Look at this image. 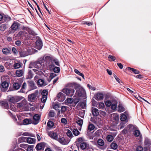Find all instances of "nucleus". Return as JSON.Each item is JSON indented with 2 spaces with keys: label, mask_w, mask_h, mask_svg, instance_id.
<instances>
[{
  "label": "nucleus",
  "mask_w": 151,
  "mask_h": 151,
  "mask_svg": "<svg viewBox=\"0 0 151 151\" xmlns=\"http://www.w3.org/2000/svg\"><path fill=\"white\" fill-rule=\"evenodd\" d=\"M14 68L18 69L20 68L21 65L19 63H16L14 64Z\"/></svg>",
  "instance_id": "obj_51"
},
{
  "label": "nucleus",
  "mask_w": 151,
  "mask_h": 151,
  "mask_svg": "<svg viewBox=\"0 0 151 151\" xmlns=\"http://www.w3.org/2000/svg\"><path fill=\"white\" fill-rule=\"evenodd\" d=\"M128 113L126 111L124 113L121 114L120 119L122 121H126L127 117H128Z\"/></svg>",
  "instance_id": "obj_11"
},
{
  "label": "nucleus",
  "mask_w": 151,
  "mask_h": 151,
  "mask_svg": "<svg viewBox=\"0 0 151 151\" xmlns=\"http://www.w3.org/2000/svg\"><path fill=\"white\" fill-rule=\"evenodd\" d=\"M6 29V25L5 24H2L0 26V30L2 31H3Z\"/></svg>",
  "instance_id": "obj_42"
},
{
  "label": "nucleus",
  "mask_w": 151,
  "mask_h": 151,
  "mask_svg": "<svg viewBox=\"0 0 151 151\" xmlns=\"http://www.w3.org/2000/svg\"><path fill=\"white\" fill-rule=\"evenodd\" d=\"M42 97L41 99L42 102H46L47 98V91L46 90H44L41 93Z\"/></svg>",
  "instance_id": "obj_8"
},
{
  "label": "nucleus",
  "mask_w": 151,
  "mask_h": 151,
  "mask_svg": "<svg viewBox=\"0 0 151 151\" xmlns=\"http://www.w3.org/2000/svg\"><path fill=\"white\" fill-rule=\"evenodd\" d=\"M48 135L52 139L55 140L58 139V134L57 132H48Z\"/></svg>",
  "instance_id": "obj_12"
},
{
  "label": "nucleus",
  "mask_w": 151,
  "mask_h": 151,
  "mask_svg": "<svg viewBox=\"0 0 151 151\" xmlns=\"http://www.w3.org/2000/svg\"><path fill=\"white\" fill-rule=\"evenodd\" d=\"M92 113L93 116H96L99 114V110L96 108H92Z\"/></svg>",
  "instance_id": "obj_23"
},
{
  "label": "nucleus",
  "mask_w": 151,
  "mask_h": 151,
  "mask_svg": "<svg viewBox=\"0 0 151 151\" xmlns=\"http://www.w3.org/2000/svg\"><path fill=\"white\" fill-rule=\"evenodd\" d=\"M57 75L54 73H50V78L51 79H52L55 77Z\"/></svg>",
  "instance_id": "obj_56"
},
{
  "label": "nucleus",
  "mask_w": 151,
  "mask_h": 151,
  "mask_svg": "<svg viewBox=\"0 0 151 151\" xmlns=\"http://www.w3.org/2000/svg\"><path fill=\"white\" fill-rule=\"evenodd\" d=\"M106 139L108 141L111 142L113 140L114 137L111 135H109L106 137Z\"/></svg>",
  "instance_id": "obj_38"
},
{
  "label": "nucleus",
  "mask_w": 151,
  "mask_h": 151,
  "mask_svg": "<svg viewBox=\"0 0 151 151\" xmlns=\"http://www.w3.org/2000/svg\"><path fill=\"white\" fill-rule=\"evenodd\" d=\"M11 51L10 48H8L6 47H4L2 49V52L3 53L6 55H8L10 53Z\"/></svg>",
  "instance_id": "obj_21"
},
{
  "label": "nucleus",
  "mask_w": 151,
  "mask_h": 151,
  "mask_svg": "<svg viewBox=\"0 0 151 151\" xmlns=\"http://www.w3.org/2000/svg\"><path fill=\"white\" fill-rule=\"evenodd\" d=\"M98 107L100 109H103L105 107L104 103L102 102H100Z\"/></svg>",
  "instance_id": "obj_39"
},
{
  "label": "nucleus",
  "mask_w": 151,
  "mask_h": 151,
  "mask_svg": "<svg viewBox=\"0 0 151 151\" xmlns=\"http://www.w3.org/2000/svg\"><path fill=\"white\" fill-rule=\"evenodd\" d=\"M97 143L99 145L102 146L104 144V142L103 140L101 139H99L97 141Z\"/></svg>",
  "instance_id": "obj_36"
},
{
  "label": "nucleus",
  "mask_w": 151,
  "mask_h": 151,
  "mask_svg": "<svg viewBox=\"0 0 151 151\" xmlns=\"http://www.w3.org/2000/svg\"><path fill=\"white\" fill-rule=\"evenodd\" d=\"M52 107L55 110H58V112L59 113L60 112V110L58 109L60 107L59 105L58 104H54L52 105Z\"/></svg>",
  "instance_id": "obj_26"
},
{
  "label": "nucleus",
  "mask_w": 151,
  "mask_h": 151,
  "mask_svg": "<svg viewBox=\"0 0 151 151\" xmlns=\"http://www.w3.org/2000/svg\"><path fill=\"white\" fill-rule=\"evenodd\" d=\"M13 87L15 90H17L19 89L20 87V85L19 83H15L13 84Z\"/></svg>",
  "instance_id": "obj_29"
},
{
  "label": "nucleus",
  "mask_w": 151,
  "mask_h": 151,
  "mask_svg": "<svg viewBox=\"0 0 151 151\" xmlns=\"http://www.w3.org/2000/svg\"><path fill=\"white\" fill-rule=\"evenodd\" d=\"M49 116L50 117H54L55 115V113L54 111L50 110L49 112Z\"/></svg>",
  "instance_id": "obj_37"
},
{
  "label": "nucleus",
  "mask_w": 151,
  "mask_h": 151,
  "mask_svg": "<svg viewBox=\"0 0 151 151\" xmlns=\"http://www.w3.org/2000/svg\"><path fill=\"white\" fill-rule=\"evenodd\" d=\"M87 144L85 142L81 143L80 145V147L82 150H85L87 147Z\"/></svg>",
  "instance_id": "obj_30"
},
{
  "label": "nucleus",
  "mask_w": 151,
  "mask_h": 151,
  "mask_svg": "<svg viewBox=\"0 0 151 151\" xmlns=\"http://www.w3.org/2000/svg\"><path fill=\"white\" fill-rule=\"evenodd\" d=\"M54 63L58 66H60L59 62L57 59L52 56H48V65L49 70L50 71L53 70L55 73H58L60 71V68L58 67H55Z\"/></svg>",
  "instance_id": "obj_1"
},
{
  "label": "nucleus",
  "mask_w": 151,
  "mask_h": 151,
  "mask_svg": "<svg viewBox=\"0 0 151 151\" xmlns=\"http://www.w3.org/2000/svg\"><path fill=\"white\" fill-rule=\"evenodd\" d=\"M9 101L10 102L12 103H15V102H17L14 96L10 97V99H9Z\"/></svg>",
  "instance_id": "obj_48"
},
{
  "label": "nucleus",
  "mask_w": 151,
  "mask_h": 151,
  "mask_svg": "<svg viewBox=\"0 0 151 151\" xmlns=\"http://www.w3.org/2000/svg\"><path fill=\"white\" fill-rule=\"evenodd\" d=\"M95 128V126L92 124H90L88 127V129L90 131L93 130Z\"/></svg>",
  "instance_id": "obj_45"
},
{
  "label": "nucleus",
  "mask_w": 151,
  "mask_h": 151,
  "mask_svg": "<svg viewBox=\"0 0 151 151\" xmlns=\"http://www.w3.org/2000/svg\"><path fill=\"white\" fill-rule=\"evenodd\" d=\"M128 70H131L135 74H138L139 73V72L138 70L134 68H132L130 67H128Z\"/></svg>",
  "instance_id": "obj_33"
},
{
  "label": "nucleus",
  "mask_w": 151,
  "mask_h": 151,
  "mask_svg": "<svg viewBox=\"0 0 151 151\" xmlns=\"http://www.w3.org/2000/svg\"><path fill=\"white\" fill-rule=\"evenodd\" d=\"M77 123L78 125L81 126L83 123V120L81 119H79L77 121Z\"/></svg>",
  "instance_id": "obj_50"
},
{
  "label": "nucleus",
  "mask_w": 151,
  "mask_h": 151,
  "mask_svg": "<svg viewBox=\"0 0 151 151\" xmlns=\"http://www.w3.org/2000/svg\"><path fill=\"white\" fill-rule=\"evenodd\" d=\"M105 104L106 106H110L111 105V103L109 100H107L105 102Z\"/></svg>",
  "instance_id": "obj_58"
},
{
  "label": "nucleus",
  "mask_w": 151,
  "mask_h": 151,
  "mask_svg": "<svg viewBox=\"0 0 151 151\" xmlns=\"http://www.w3.org/2000/svg\"><path fill=\"white\" fill-rule=\"evenodd\" d=\"M46 145V143L44 142L38 143L36 147L37 150H40L44 149Z\"/></svg>",
  "instance_id": "obj_10"
},
{
  "label": "nucleus",
  "mask_w": 151,
  "mask_h": 151,
  "mask_svg": "<svg viewBox=\"0 0 151 151\" xmlns=\"http://www.w3.org/2000/svg\"><path fill=\"white\" fill-rule=\"evenodd\" d=\"M29 101L31 102H34L37 99L36 95L35 93H32L28 96Z\"/></svg>",
  "instance_id": "obj_14"
},
{
  "label": "nucleus",
  "mask_w": 151,
  "mask_h": 151,
  "mask_svg": "<svg viewBox=\"0 0 151 151\" xmlns=\"http://www.w3.org/2000/svg\"><path fill=\"white\" fill-rule=\"evenodd\" d=\"M66 101L68 103L71 104L72 103H73V99L72 98H68L67 99Z\"/></svg>",
  "instance_id": "obj_55"
},
{
  "label": "nucleus",
  "mask_w": 151,
  "mask_h": 151,
  "mask_svg": "<svg viewBox=\"0 0 151 151\" xmlns=\"http://www.w3.org/2000/svg\"><path fill=\"white\" fill-rule=\"evenodd\" d=\"M68 86L69 87L74 88L76 90L75 95L79 96L84 97L86 96V93L85 89L80 85L76 83H69Z\"/></svg>",
  "instance_id": "obj_2"
},
{
  "label": "nucleus",
  "mask_w": 151,
  "mask_h": 151,
  "mask_svg": "<svg viewBox=\"0 0 151 151\" xmlns=\"http://www.w3.org/2000/svg\"><path fill=\"white\" fill-rule=\"evenodd\" d=\"M61 122L62 123L65 124H66L67 123V121L66 119L63 118L61 119Z\"/></svg>",
  "instance_id": "obj_63"
},
{
  "label": "nucleus",
  "mask_w": 151,
  "mask_h": 151,
  "mask_svg": "<svg viewBox=\"0 0 151 151\" xmlns=\"http://www.w3.org/2000/svg\"><path fill=\"white\" fill-rule=\"evenodd\" d=\"M67 107L65 106H62L61 107V112L63 113L67 110Z\"/></svg>",
  "instance_id": "obj_61"
},
{
  "label": "nucleus",
  "mask_w": 151,
  "mask_h": 151,
  "mask_svg": "<svg viewBox=\"0 0 151 151\" xmlns=\"http://www.w3.org/2000/svg\"><path fill=\"white\" fill-rule=\"evenodd\" d=\"M37 84L41 86H44L46 85V83L44 82V80L41 79L38 80Z\"/></svg>",
  "instance_id": "obj_24"
},
{
  "label": "nucleus",
  "mask_w": 151,
  "mask_h": 151,
  "mask_svg": "<svg viewBox=\"0 0 151 151\" xmlns=\"http://www.w3.org/2000/svg\"><path fill=\"white\" fill-rule=\"evenodd\" d=\"M77 140L78 142L79 143H81V144L82 142H84L85 141L83 137H80L78 138L77 139Z\"/></svg>",
  "instance_id": "obj_46"
},
{
  "label": "nucleus",
  "mask_w": 151,
  "mask_h": 151,
  "mask_svg": "<svg viewBox=\"0 0 151 151\" xmlns=\"http://www.w3.org/2000/svg\"><path fill=\"white\" fill-rule=\"evenodd\" d=\"M125 126V124L123 123H121L118 126V128L120 129H122Z\"/></svg>",
  "instance_id": "obj_60"
},
{
  "label": "nucleus",
  "mask_w": 151,
  "mask_h": 151,
  "mask_svg": "<svg viewBox=\"0 0 151 151\" xmlns=\"http://www.w3.org/2000/svg\"><path fill=\"white\" fill-rule=\"evenodd\" d=\"M80 97L78 96V97L76 98V97H75V98H74L73 102L75 104V105H76L80 101V100L79 98Z\"/></svg>",
  "instance_id": "obj_34"
},
{
  "label": "nucleus",
  "mask_w": 151,
  "mask_h": 151,
  "mask_svg": "<svg viewBox=\"0 0 151 151\" xmlns=\"http://www.w3.org/2000/svg\"><path fill=\"white\" fill-rule=\"evenodd\" d=\"M140 132L138 130H136L134 132V135L136 137H138L140 134Z\"/></svg>",
  "instance_id": "obj_54"
},
{
  "label": "nucleus",
  "mask_w": 151,
  "mask_h": 151,
  "mask_svg": "<svg viewBox=\"0 0 151 151\" xmlns=\"http://www.w3.org/2000/svg\"><path fill=\"white\" fill-rule=\"evenodd\" d=\"M57 97L59 101L62 102L65 99V95L62 92H59L57 95Z\"/></svg>",
  "instance_id": "obj_17"
},
{
  "label": "nucleus",
  "mask_w": 151,
  "mask_h": 151,
  "mask_svg": "<svg viewBox=\"0 0 151 151\" xmlns=\"http://www.w3.org/2000/svg\"><path fill=\"white\" fill-rule=\"evenodd\" d=\"M93 97L97 101H101L104 99V95L102 93H97L94 95Z\"/></svg>",
  "instance_id": "obj_9"
},
{
  "label": "nucleus",
  "mask_w": 151,
  "mask_h": 151,
  "mask_svg": "<svg viewBox=\"0 0 151 151\" xmlns=\"http://www.w3.org/2000/svg\"><path fill=\"white\" fill-rule=\"evenodd\" d=\"M28 84L31 90H34L37 88V87L33 81H28Z\"/></svg>",
  "instance_id": "obj_20"
},
{
  "label": "nucleus",
  "mask_w": 151,
  "mask_h": 151,
  "mask_svg": "<svg viewBox=\"0 0 151 151\" xmlns=\"http://www.w3.org/2000/svg\"><path fill=\"white\" fill-rule=\"evenodd\" d=\"M27 142L30 144H35L36 142V139L31 137H28L27 138Z\"/></svg>",
  "instance_id": "obj_22"
},
{
  "label": "nucleus",
  "mask_w": 151,
  "mask_h": 151,
  "mask_svg": "<svg viewBox=\"0 0 151 151\" xmlns=\"http://www.w3.org/2000/svg\"><path fill=\"white\" fill-rule=\"evenodd\" d=\"M32 122L30 119H26L23 121V124L24 125H27L31 123H32Z\"/></svg>",
  "instance_id": "obj_27"
},
{
  "label": "nucleus",
  "mask_w": 151,
  "mask_h": 151,
  "mask_svg": "<svg viewBox=\"0 0 151 151\" xmlns=\"http://www.w3.org/2000/svg\"><path fill=\"white\" fill-rule=\"evenodd\" d=\"M52 121H51L50 120H49L48 122V128H49L50 129L55 128V126L54 124V119H52L51 120Z\"/></svg>",
  "instance_id": "obj_15"
},
{
  "label": "nucleus",
  "mask_w": 151,
  "mask_h": 151,
  "mask_svg": "<svg viewBox=\"0 0 151 151\" xmlns=\"http://www.w3.org/2000/svg\"><path fill=\"white\" fill-rule=\"evenodd\" d=\"M2 106L5 108H7L8 106V104L7 102H3L2 103Z\"/></svg>",
  "instance_id": "obj_62"
},
{
  "label": "nucleus",
  "mask_w": 151,
  "mask_h": 151,
  "mask_svg": "<svg viewBox=\"0 0 151 151\" xmlns=\"http://www.w3.org/2000/svg\"><path fill=\"white\" fill-rule=\"evenodd\" d=\"M33 146L32 145H29L26 149L27 151H33Z\"/></svg>",
  "instance_id": "obj_59"
},
{
  "label": "nucleus",
  "mask_w": 151,
  "mask_h": 151,
  "mask_svg": "<svg viewBox=\"0 0 151 151\" xmlns=\"http://www.w3.org/2000/svg\"><path fill=\"white\" fill-rule=\"evenodd\" d=\"M87 86L90 89H91L93 91H94L96 90V88L95 87H94L92 86L91 85L88 84L87 85Z\"/></svg>",
  "instance_id": "obj_52"
},
{
  "label": "nucleus",
  "mask_w": 151,
  "mask_h": 151,
  "mask_svg": "<svg viewBox=\"0 0 151 151\" xmlns=\"http://www.w3.org/2000/svg\"><path fill=\"white\" fill-rule=\"evenodd\" d=\"M19 26V24L17 22H14L11 26L12 29L14 31L16 30Z\"/></svg>",
  "instance_id": "obj_19"
},
{
  "label": "nucleus",
  "mask_w": 151,
  "mask_h": 151,
  "mask_svg": "<svg viewBox=\"0 0 151 151\" xmlns=\"http://www.w3.org/2000/svg\"><path fill=\"white\" fill-rule=\"evenodd\" d=\"M111 119L114 121H117L119 120V115L117 113H114L111 114Z\"/></svg>",
  "instance_id": "obj_18"
},
{
  "label": "nucleus",
  "mask_w": 151,
  "mask_h": 151,
  "mask_svg": "<svg viewBox=\"0 0 151 151\" xmlns=\"http://www.w3.org/2000/svg\"><path fill=\"white\" fill-rule=\"evenodd\" d=\"M1 90L2 91L5 92L7 90L9 86V83L6 81H4L1 83Z\"/></svg>",
  "instance_id": "obj_7"
},
{
  "label": "nucleus",
  "mask_w": 151,
  "mask_h": 151,
  "mask_svg": "<svg viewBox=\"0 0 151 151\" xmlns=\"http://www.w3.org/2000/svg\"><path fill=\"white\" fill-rule=\"evenodd\" d=\"M40 119V117L39 115L36 114L34 115L33 117V120H32V123L34 124H37L39 122Z\"/></svg>",
  "instance_id": "obj_13"
},
{
  "label": "nucleus",
  "mask_w": 151,
  "mask_h": 151,
  "mask_svg": "<svg viewBox=\"0 0 151 151\" xmlns=\"http://www.w3.org/2000/svg\"><path fill=\"white\" fill-rule=\"evenodd\" d=\"M125 110L124 108L121 105H119V108L118 110V112H122Z\"/></svg>",
  "instance_id": "obj_35"
},
{
  "label": "nucleus",
  "mask_w": 151,
  "mask_h": 151,
  "mask_svg": "<svg viewBox=\"0 0 151 151\" xmlns=\"http://www.w3.org/2000/svg\"><path fill=\"white\" fill-rule=\"evenodd\" d=\"M47 60V56H45L42 57H41L39 59V60L42 63H43L45 62L46 63Z\"/></svg>",
  "instance_id": "obj_32"
},
{
  "label": "nucleus",
  "mask_w": 151,
  "mask_h": 151,
  "mask_svg": "<svg viewBox=\"0 0 151 151\" xmlns=\"http://www.w3.org/2000/svg\"><path fill=\"white\" fill-rule=\"evenodd\" d=\"M144 143L145 145H151V142L149 139L147 138L145 139V140Z\"/></svg>",
  "instance_id": "obj_49"
},
{
  "label": "nucleus",
  "mask_w": 151,
  "mask_h": 151,
  "mask_svg": "<svg viewBox=\"0 0 151 151\" xmlns=\"http://www.w3.org/2000/svg\"><path fill=\"white\" fill-rule=\"evenodd\" d=\"M73 133L75 136H77L80 134V132L76 129H74L73 131Z\"/></svg>",
  "instance_id": "obj_40"
},
{
  "label": "nucleus",
  "mask_w": 151,
  "mask_h": 151,
  "mask_svg": "<svg viewBox=\"0 0 151 151\" xmlns=\"http://www.w3.org/2000/svg\"><path fill=\"white\" fill-rule=\"evenodd\" d=\"M74 71L76 73L82 76L83 79H85L84 75L82 73H80L78 70L75 69L74 70Z\"/></svg>",
  "instance_id": "obj_43"
},
{
  "label": "nucleus",
  "mask_w": 151,
  "mask_h": 151,
  "mask_svg": "<svg viewBox=\"0 0 151 151\" xmlns=\"http://www.w3.org/2000/svg\"><path fill=\"white\" fill-rule=\"evenodd\" d=\"M111 147L113 149L116 150L117 147V145L116 143L113 142L111 143Z\"/></svg>",
  "instance_id": "obj_44"
},
{
  "label": "nucleus",
  "mask_w": 151,
  "mask_h": 151,
  "mask_svg": "<svg viewBox=\"0 0 151 151\" xmlns=\"http://www.w3.org/2000/svg\"><path fill=\"white\" fill-rule=\"evenodd\" d=\"M57 140L58 141L60 144L63 145H67L70 141V140L69 139L65 138L62 136H60Z\"/></svg>",
  "instance_id": "obj_4"
},
{
  "label": "nucleus",
  "mask_w": 151,
  "mask_h": 151,
  "mask_svg": "<svg viewBox=\"0 0 151 151\" xmlns=\"http://www.w3.org/2000/svg\"><path fill=\"white\" fill-rule=\"evenodd\" d=\"M27 87V84L25 82H24L23 84L22 88L20 90L19 92L23 93H25V89Z\"/></svg>",
  "instance_id": "obj_25"
},
{
  "label": "nucleus",
  "mask_w": 151,
  "mask_h": 151,
  "mask_svg": "<svg viewBox=\"0 0 151 151\" xmlns=\"http://www.w3.org/2000/svg\"><path fill=\"white\" fill-rule=\"evenodd\" d=\"M11 20V18L8 16L4 15L3 16V21L4 22L9 21Z\"/></svg>",
  "instance_id": "obj_41"
},
{
  "label": "nucleus",
  "mask_w": 151,
  "mask_h": 151,
  "mask_svg": "<svg viewBox=\"0 0 151 151\" xmlns=\"http://www.w3.org/2000/svg\"><path fill=\"white\" fill-rule=\"evenodd\" d=\"M16 73L17 76L21 77L22 76L23 72L22 70H18L16 71Z\"/></svg>",
  "instance_id": "obj_28"
},
{
  "label": "nucleus",
  "mask_w": 151,
  "mask_h": 151,
  "mask_svg": "<svg viewBox=\"0 0 151 151\" xmlns=\"http://www.w3.org/2000/svg\"><path fill=\"white\" fill-rule=\"evenodd\" d=\"M42 65L41 63L39 61H36L31 63L29 65V68H34L39 69L41 68Z\"/></svg>",
  "instance_id": "obj_5"
},
{
  "label": "nucleus",
  "mask_w": 151,
  "mask_h": 151,
  "mask_svg": "<svg viewBox=\"0 0 151 151\" xmlns=\"http://www.w3.org/2000/svg\"><path fill=\"white\" fill-rule=\"evenodd\" d=\"M66 134L69 137H70V138H72L73 137V136L72 134V132L69 130H68V131L67 132Z\"/></svg>",
  "instance_id": "obj_47"
},
{
  "label": "nucleus",
  "mask_w": 151,
  "mask_h": 151,
  "mask_svg": "<svg viewBox=\"0 0 151 151\" xmlns=\"http://www.w3.org/2000/svg\"><path fill=\"white\" fill-rule=\"evenodd\" d=\"M117 104L116 103L115 104H113L111 105V108L113 110H115L116 108Z\"/></svg>",
  "instance_id": "obj_57"
},
{
  "label": "nucleus",
  "mask_w": 151,
  "mask_h": 151,
  "mask_svg": "<svg viewBox=\"0 0 151 151\" xmlns=\"http://www.w3.org/2000/svg\"><path fill=\"white\" fill-rule=\"evenodd\" d=\"M29 104L31 106L30 103L28 104L26 99H24L20 102L17 104V107L22 111L26 110L29 107Z\"/></svg>",
  "instance_id": "obj_3"
},
{
  "label": "nucleus",
  "mask_w": 151,
  "mask_h": 151,
  "mask_svg": "<svg viewBox=\"0 0 151 151\" xmlns=\"http://www.w3.org/2000/svg\"><path fill=\"white\" fill-rule=\"evenodd\" d=\"M14 97L17 102L22 100L23 98L22 97L20 96H15Z\"/></svg>",
  "instance_id": "obj_53"
},
{
  "label": "nucleus",
  "mask_w": 151,
  "mask_h": 151,
  "mask_svg": "<svg viewBox=\"0 0 151 151\" xmlns=\"http://www.w3.org/2000/svg\"><path fill=\"white\" fill-rule=\"evenodd\" d=\"M108 58H109L112 61L115 60L116 59V58L114 56H113L111 55H109Z\"/></svg>",
  "instance_id": "obj_64"
},
{
  "label": "nucleus",
  "mask_w": 151,
  "mask_h": 151,
  "mask_svg": "<svg viewBox=\"0 0 151 151\" xmlns=\"http://www.w3.org/2000/svg\"><path fill=\"white\" fill-rule=\"evenodd\" d=\"M62 91L67 96H72L74 94L75 90L73 89L66 88L63 89L62 90Z\"/></svg>",
  "instance_id": "obj_6"
},
{
  "label": "nucleus",
  "mask_w": 151,
  "mask_h": 151,
  "mask_svg": "<svg viewBox=\"0 0 151 151\" xmlns=\"http://www.w3.org/2000/svg\"><path fill=\"white\" fill-rule=\"evenodd\" d=\"M42 46V43L41 40H37L36 42L35 47L38 50H40L41 49Z\"/></svg>",
  "instance_id": "obj_16"
},
{
  "label": "nucleus",
  "mask_w": 151,
  "mask_h": 151,
  "mask_svg": "<svg viewBox=\"0 0 151 151\" xmlns=\"http://www.w3.org/2000/svg\"><path fill=\"white\" fill-rule=\"evenodd\" d=\"M19 53L20 54V57H24L27 56L28 55V54L27 53V52L26 51H19Z\"/></svg>",
  "instance_id": "obj_31"
}]
</instances>
